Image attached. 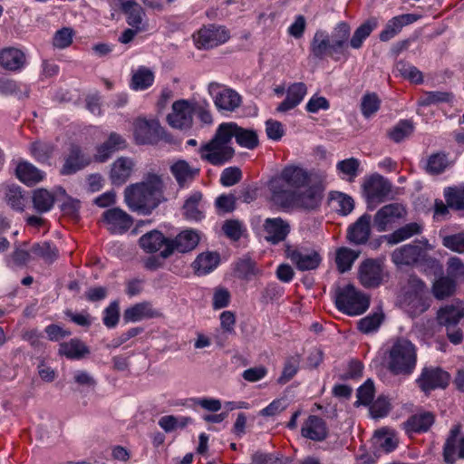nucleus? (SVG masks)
<instances>
[{"label":"nucleus","mask_w":464,"mask_h":464,"mask_svg":"<svg viewBox=\"0 0 464 464\" xmlns=\"http://www.w3.org/2000/svg\"><path fill=\"white\" fill-rule=\"evenodd\" d=\"M434 423V415L430 412H420L411 416L403 423L406 432H424Z\"/></svg>","instance_id":"obj_39"},{"label":"nucleus","mask_w":464,"mask_h":464,"mask_svg":"<svg viewBox=\"0 0 464 464\" xmlns=\"http://www.w3.org/2000/svg\"><path fill=\"white\" fill-rule=\"evenodd\" d=\"M454 94L450 92H425L420 98L418 103L420 106H430L440 103H452Z\"/></svg>","instance_id":"obj_48"},{"label":"nucleus","mask_w":464,"mask_h":464,"mask_svg":"<svg viewBox=\"0 0 464 464\" xmlns=\"http://www.w3.org/2000/svg\"><path fill=\"white\" fill-rule=\"evenodd\" d=\"M369 297L358 291L353 285L339 288L335 294V305L348 315H359L369 307Z\"/></svg>","instance_id":"obj_5"},{"label":"nucleus","mask_w":464,"mask_h":464,"mask_svg":"<svg viewBox=\"0 0 464 464\" xmlns=\"http://www.w3.org/2000/svg\"><path fill=\"white\" fill-rule=\"evenodd\" d=\"M407 211L403 205L392 203L381 208L373 218V223L379 232L392 227L395 223L406 218Z\"/></svg>","instance_id":"obj_12"},{"label":"nucleus","mask_w":464,"mask_h":464,"mask_svg":"<svg viewBox=\"0 0 464 464\" xmlns=\"http://www.w3.org/2000/svg\"><path fill=\"white\" fill-rule=\"evenodd\" d=\"M90 160L85 158L78 147H72L70 154L65 160V162L62 168L61 173L63 175H70L80 170L86 165Z\"/></svg>","instance_id":"obj_40"},{"label":"nucleus","mask_w":464,"mask_h":464,"mask_svg":"<svg viewBox=\"0 0 464 464\" xmlns=\"http://www.w3.org/2000/svg\"><path fill=\"white\" fill-rule=\"evenodd\" d=\"M126 145V140L122 136L116 132H111L108 140L97 148L95 159L100 162H103L115 151L124 149Z\"/></svg>","instance_id":"obj_31"},{"label":"nucleus","mask_w":464,"mask_h":464,"mask_svg":"<svg viewBox=\"0 0 464 464\" xmlns=\"http://www.w3.org/2000/svg\"><path fill=\"white\" fill-rule=\"evenodd\" d=\"M202 193L192 191L186 198L183 210L187 219L198 221L204 218V204Z\"/></svg>","instance_id":"obj_34"},{"label":"nucleus","mask_w":464,"mask_h":464,"mask_svg":"<svg viewBox=\"0 0 464 464\" xmlns=\"http://www.w3.org/2000/svg\"><path fill=\"white\" fill-rule=\"evenodd\" d=\"M413 131V124L410 121H401L390 132V138L400 142L406 137L410 136Z\"/></svg>","instance_id":"obj_63"},{"label":"nucleus","mask_w":464,"mask_h":464,"mask_svg":"<svg viewBox=\"0 0 464 464\" xmlns=\"http://www.w3.org/2000/svg\"><path fill=\"white\" fill-rule=\"evenodd\" d=\"M29 89L26 85L12 79H0V94L14 95L19 99L28 96Z\"/></svg>","instance_id":"obj_47"},{"label":"nucleus","mask_w":464,"mask_h":464,"mask_svg":"<svg viewBox=\"0 0 464 464\" xmlns=\"http://www.w3.org/2000/svg\"><path fill=\"white\" fill-rule=\"evenodd\" d=\"M236 270L239 277L246 280L261 273V270L257 267L256 262L250 258L241 259L237 264Z\"/></svg>","instance_id":"obj_60"},{"label":"nucleus","mask_w":464,"mask_h":464,"mask_svg":"<svg viewBox=\"0 0 464 464\" xmlns=\"http://www.w3.org/2000/svg\"><path fill=\"white\" fill-rule=\"evenodd\" d=\"M230 39V32L223 25L208 24L193 34L198 49H211L224 44Z\"/></svg>","instance_id":"obj_7"},{"label":"nucleus","mask_w":464,"mask_h":464,"mask_svg":"<svg viewBox=\"0 0 464 464\" xmlns=\"http://www.w3.org/2000/svg\"><path fill=\"white\" fill-rule=\"evenodd\" d=\"M447 204L456 209H464V185L444 190Z\"/></svg>","instance_id":"obj_56"},{"label":"nucleus","mask_w":464,"mask_h":464,"mask_svg":"<svg viewBox=\"0 0 464 464\" xmlns=\"http://www.w3.org/2000/svg\"><path fill=\"white\" fill-rule=\"evenodd\" d=\"M33 205L39 213H45L52 209L54 204V196L44 188H38L33 192Z\"/></svg>","instance_id":"obj_46"},{"label":"nucleus","mask_w":464,"mask_h":464,"mask_svg":"<svg viewBox=\"0 0 464 464\" xmlns=\"http://www.w3.org/2000/svg\"><path fill=\"white\" fill-rule=\"evenodd\" d=\"M154 72L145 66H140L132 72L130 87L135 91H143L152 85Z\"/></svg>","instance_id":"obj_43"},{"label":"nucleus","mask_w":464,"mask_h":464,"mask_svg":"<svg viewBox=\"0 0 464 464\" xmlns=\"http://www.w3.org/2000/svg\"><path fill=\"white\" fill-rule=\"evenodd\" d=\"M447 277L456 285L464 282V262L457 256H451L447 261Z\"/></svg>","instance_id":"obj_51"},{"label":"nucleus","mask_w":464,"mask_h":464,"mask_svg":"<svg viewBox=\"0 0 464 464\" xmlns=\"http://www.w3.org/2000/svg\"><path fill=\"white\" fill-rule=\"evenodd\" d=\"M236 130V122L230 121L221 123L218 125L213 139L223 145L232 146V139L235 138Z\"/></svg>","instance_id":"obj_54"},{"label":"nucleus","mask_w":464,"mask_h":464,"mask_svg":"<svg viewBox=\"0 0 464 464\" xmlns=\"http://www.w3.org/2000/svg\"><path fill=\"white\" fill-rule=\"evenodd\" d=\"M160 315V313L153 309L150 303H139L129 308L123 313V319L126 323L139 322L144 319L154 318Z\"/></svg>","instance_id":"obj_35"},{"label":"nucleus","mask_w":464,"mask_h":464,"mask_svg":"<svg viewBox=\"0 0 464 464\" xmlns=\"http://www.w3.org/2000/svg\"><path fill=\"white\" fill-rule=\"evenodd\" d=\"M450 374L439 367H427L421 372L417 382L420 388L428 392L435 389H444L450 382Z\"/></svg>","instance_id":"obj_17"},{"label":"nucleus","mask_w":464,"mask_h":464,"mask_svg":"<svg viewBox=\"0 0 464 464\" xmlns=\"http://www.w3.org/2000/svg\"><path fill=\"white\" fill-rule=\"evenodd\" d=\"M371 221L370 215L364 214L360 217L355 223L349 227L348 240L354 245L365 244L371 235Z\"/></svg>","instance_id":"obj_26"},{"label":"nucleus","mask_w":464,"mask_h":464,"mask_svg":"<svg viewBox=\"0 0 464 464\" xmlns=\"http://www.w3.org/2000/svg\"><path fill=\"white\" fill-rule=\"evenodd\" d=\"M235 139L237 143L244 148L252 150L258 145V137L256 132L251 129H244L237 124L235 130Z\"/></svg>","instance_id":"obj_50"},{"label":"nucleus","mask_w":464,"mask_h":464,"mask_svg":"<svg viewBox=\"0 0 464 464\" xmlns=\"http://www.w3.org/2000/svg\"><path fill=\"white\" fill-rule=\"evenodd\" d=\"M160 125L156 119L139 118L133 124V134L137 143H150L160 134Z\"/></svg>","instance_id":"obj_21"},{"label":"nucleus","mask_w":464,"mask_h":464,"mask_svg":"<svg viewBox=\"0 0 464 464\" xmlns=\"http://www.w3.org/2000/svg\"><path fill=\"white\" fill-rule=\"evenodd\" d=\"M445 247L459 254L464 253V233L445 236L442 239Z\"/></svg>","instance_id":"obj_64"},{"label":"nucleus","mask_w":464,"mask_h":464,"mask_svg":"<svg viewBox=\"0 0 464 464\" xmlns=\"http://www.w3.org/2000/svg\"><path fill=\"white\" fill-rule=\"evenodd\" d=\"M198 154L201 160L212 165L220 166L233 158L235 150L232 146L218 143V140L212 138L198 149Z\"/></svg>","instance_id":"obj_10"},{"label":"nucleus","mask_w":464,"mask_h":464,"mask_svg":"<svg viewBox=\"0 0 464 464\" xmlns=\"http://www.w3.org/2000/svg\"><path fill=\"white\" fill-rule=\"evenodd\" d=\"M134 163L132 160L126 157L117 159L111 165V179L112 183L123 184L131 175Z\"/></svg>","instance_id":"obj_36"},{"label":"nucleus","mask_w":464,"mask_h":464,"mask_svg":"<svg viewBox=\"0 0 464 464\" xmlns=\"http://www.w3.org/2000/svg\"><path fill=\"white\" fill-rule=\"evenodd\" d=\"M262 229L266 241L277 245L286 238L291 227L289 223L281 218H268L265 219Z\"/></svg>","instance_id":"obj_19"},{"label":"nucleus","mask_w":464,"mask_h":464,"mask_svg":"<svg viewBox=\"0 0 464 464\" xmlns=\"http://www.w3.org/2000/svg\"><path fill=\"white\" fill-rule=\"evenodd\" d=\"M102 221L107 229L113 234H122L132 226V218L119 208H110L103 212Z\"/></svg>","instance_id":"obj_20"},{"label":"nucleus","mask_w":464,"mask_h":464,"mask_svg":"<svg viewBox=\"0 0 464 464\" xmlns=\"http://www.w3.org/2000/svg\"><path fill=\"white\" fill-rule=\"evenodd\" d=\"M285 254L300 271L316 269L322 262L320 254L315 250L286 245Z\"/></svg>","instance_id":"obj_9"},{"label":"nucleus","mask_w":464,"mask_h":464,"mask_svg":"<svg viewBox=\"0 0 464 464\" xmlns=\"http://www.w3.org/2000/svg\"><path fill=\"white\" fill-rule=\"evenodd\" d=\"M33 258H42L46 263H53L58 257V250L47 242L34 245L31 248Z\"/></svg>","instance_id":"obj_52"},{"label":"nucleus","mask_w":464,"mask_h":464,"mask_svg":"<svg viewBox=\"0 0 464 464\" xmlns=\"http://www.w3.org/2000/svg\"><path fill=\"white\" fill-rule=\"evenodd\" d=\"M363 196L369 205H375L392 198V185L382 176L374 174L365 179L362 184Z\"/></svg>","instance_id":"obj_6"},{"label":"nucleus","mask_w":464,"mask_h":464,"mask_svg":"<svg viewBox=\"0 0 464 464\" xmlns=\"http://www.w3.org/2000/svg\"><path fill=\"white\" fill-rule=\"evenodd\" d=\"M433 246L427 239H421L413 244H407L393 250L392 260L397 266L434 267L437 260L429 255Z\"/></svg>","instance_id":"obj_4"},{"label":"nucleus","mask_w":464,"mask_h":464,"mask_svg":"<svg viewBox=\"0 0 464 464\" xmlns=\"http://www.w3.org/2000/svg\"><path fill=\"white\" fill-rule=\"evenodd\" d=\"M17 179L27 186H34L42 181L45 174L28 161H19L16 165Z\"/></svg>","instance_id":"obj_32"},{"label":"nucleus","mask_w":464,"mask_h":464,"mask_svg":"<svg viewBox=\"0 0 464 464\" xmlns=\"http://www.w3.org/2000/svg\"><path fill=\"white\" fill-rule=\"evenodd\" d=\"M323 195L319 188L310 187L302 193L295 192L280 205L285 208H299L314 210L320 206Z\"/></svg>","instance_id":"obj_14"},{"label":"nucleus","mask_w":464,"mask_h":464,"mask_svg":"<svg viewBox=\"0 0 464 464\" xmlns=\"http://www.w3.org/2000/svg\"><path fill=\"white\" fill-rule=\"evenodd\" d=\"M196 101L180 99L173 102L171 112L167 116L168 123L174 129L188 130L193 124Z\"/></svg>","instance_id":"obj_8"},{"label":"nucleus","mask_w":464,"mask_h":464,"mask_svg":"<svg viewBox=\"0 0 464 464\" xmlns=\"http://www.w3.org/2000/svg\"><path fill=\"white\" fill-rule=\"evenodd\" d=\"M427 293V287L425 283L415 276H410L407 284L406 295L408 299L413 296L416 300L420 303V312L422 313L428 309L429 304H426L422 297Z\"/></svg>","instance_id":"obj_42"},{"label":"nucleus","mask_w":464,"mask_h":464,"mask_svg":"<svg viewBox=\"0 0 464 464\" xmlns=\"http://www.w3.org/2000/svg\"><path fill=\"white\" fill-rule=\"evenodd\" d=\"M59 354L70 360H80L90 353L89 348L79 339H71L68 342L61 343Z\"/></svg>","instance_id":"obj_38"},{"label":"nucleus","mask_w":464,"mask_h":464,"mask_svg":"<svg viewBox=\"0 0 464 464\" xmlns=\"http://www.w3.org/2000/svg\"><path fill=\"white\" fill-rule=\"evenodd\" d=\"M309 176L305 169L299 166L288 165L280 174L272 178L268 182V188L273 200L281 204L297 189L306 185Z\"/></svg>","instance_id":"obj_2"},{"label":"nucleus","mask_w":464,"mask_h":464,"mask_svg":"<svg viewBox=\"0 0 464 464\" xmlns=\"http://www.w3.org/2000/svg\"><path fill=\"white\" fill-rule=\"evenodd\" d=\"M383 265L378 260L366 259L359 266L358 278L366 288L379 286L383 280Z\"/></svg>","instance_id":"obj_15"},{"label":"nucleus","mask_w":464,"mask_h":464,"mask_svg":"<svg viewBox=\"0 0 464 464\" xmlns=\"http://www.w3.org/2000/svg\"><path fill=\"white\" fill-rule=\"evenodd\" d=\"M53 146L49 142L35 141L30 146L32 156L38 161L47 160L53 152Z\"/></svg>","instance_id":"obj_61"},{"label":"nucleus","mask_w":464,"mask_h":464,"mask_svg":"<svg viewBox=\"0 0 464 464\" xmlns=\"http://www.w3.org/2000/svg\"><path fill=\"white\" fill-rule=\"evenodd\" d=\"M208 90L214 99L216 107L220 111H234L241 104V96L230 88L211 82L208 84Z\"/></svg>","instance_id":"obj_11"},{"label":"nucleus","mask_w":464,"mask_h":464,"mask_svg":"<svg viewBox=\"0 0 464 464\" xmlns=\"http://www.w3.org/2000/svg\"><path fill=\"white\" fill-rule=\"evenodd\" d=\"M200 239L198 231L193 229H185L179 233L173 239H169L166 248L161 251V257L167 258L173 252L187 253L193 250Z\"/></svg>","instance_id":"obj_13"},{"label":"nucleus","mask_w":464,"mask_h":464,"mask_svg":"<svg viewBox=\"0 0 464 464\" xmlns=\"http://www.w3.org/2000/svg\"><path fill=\"white\" fill-rule=\"evenodd\" d=\"M220 261L219 255L215 252H203L192 263V268L198 276H205L217 268Z\"/></svg>","instance_id":"obj_37"},{"label":"nucleus","mask_w":464,"mask_h":464,"mask_svg":"<svg viewBox=\"0 0 464 464\" xmlns=\"http://www.w3.org/2000/svg\"><path fill=\"white\" fill-rule=\"evenodd\" d=\"M307 93L306 85L304 82H295L286 90L285 99L277 106L278 112H286L302 102Z\"/></svg>","instance_id":"obj_28"},{"label":"nucleus","mask_w":464,"mask_h":464,"mask_svg":"<svg viewBox=\"0 0 464 464\" xmlns=\"http://www.w3.org/2000/svg\"><path fill=\"white\" fill-rule=\"evenodd\" d=\"M416 364V346L408 339H395L388 352V369L394 374L409 375L412 373Z\"/></svg>","instance_id":"obj_3"},{"label":"nucleus","mask_w":464,"mask_h":464,"mask_svg":"<svg viewBox=\"0 0 464 464\" xmlns=\"http://www.w3.org/2000/svg\"><path fill=\"white\" fill-rule=\"evenodd\" d=\"M374 439L376 444L386 452L393 450L398 444V439L394 432L388 430H377Z\"/></svg>","instance_id":"obj_55"},{"label":"nucleus","mask_w":464,"mask_h":464,"mask_svg":"<svg viewBox=\"0 0 464 464\" xmlns=\"http://www.w3.org/2000/svg\"><path fill=\"white\" fill-rule=\"evenodd\" d=\"M26 63V54L19 48L10 46L0 50V67L6 71L20 72Z\"/></svg>","instance_id":"obj_22"},{"label":"nucleus","mask_w":464,"mask_h":464,"mask_svg":"<svg viewBox=\"0 0 464 464\" xmlns=\"http://www.w3.org/2000/svg\"><path fill=\"white\" fill-rule=\"evenodd\" d=\"M383 320V314L382 312H376L364 318H362L358 322V328L363 334H370L376 331Z\"/></svg>","instance_id":"obj_58"},{"label":"nucleus","mask_w":464,"mask_h":464,"mask_svg":"<svg viewBox=\"0 0 464 464\" xmlns=\"http://www.w3.org/2000/svg\"><path fill=\"white\" fill-rule=\"evenodd\" d=\"M75 32L71 27L57 30L53 36V46L56 49H65L72 44Z\"/></svg>","instance_id":"obj_57"},{"label":"nucleus","mask_w":464,"mask_h":464,"mask_svg":"<svg viewBox=\"0 0 464 464\" xmlns=\"http://www.w3.org/2000/svg\"><path fill=\"white\" fill-rule=\"evenodd\" d=\"M122 9L127 14V22L129 25L137 28L138 31L146 29L143 23L144 11L137 3L128 0L122 3Z\"/></svg>","instance_id":"obj_41"},{"label":"nucleus","mask_w":464,"mask_h":464,"mask_svg":"<svg viewBox=\"0 0 464 464\" xmlns=\"http://www.w3.org/2000/svg\"><path fill=\"white\" fill-rule=\"evenodd\" d=\"M381 101L375 93H366L361 102V111L365 118H370L380 109Z\"/></svg>","instance_id":"obj_59"},{"label":"nucleus","mask_w":464,"mask_h":464,"mask_svg":"<svg viewBox=\"0 0 464 464\" xmlns=\"http://www.w3.org/2000/svg\"><path fill=\"white\" fill-rule=\"evenodd\" d=\"M463 317L464 303L460 301H454L450 304H446L437 313L438 324L447 327L448 329L458 324Z\"/></svg>","instance_id":"obj_23"},{"label":"nucleus","mask_w":464,"mask_h":464,"mask_svg":"<svg viewBox=\"0 0 464 464\" xmlns=\"http://www.w3.org/2000/svg\"><path fill=\"white\" fill-rule=\"evenodd\" d=\"M350 34L351 27L345 22L338 23L330 34L331 43L333 44L332 47L336 49L341 58H347L348 56L347 46Z\"/></svg>","instance_id":"obj_30"},{"label":"nucleus","mask_w":464,"mask_h":464,"mask_svg":"<svg viewBox=\"0 0 464 464\" xmlns=\"http://www.w3.org/2000/svg\"><path fill=\"white\" fill-rule=\"evenodd\" d=\"M170 172L180 188L188 187L200 172L199 168L191 166L185 160H178L170 166Z\"/></svg>","instance_id":"obj_24"},{"label":"nucleus","mask_w":464,"mask_h":464,"mask_svg":"<svg viewBox=\"0 0 464 464\" xmlns=\"http://www.w3.org/2000/svg\"><path fill=\"white\" fill-rule=\"evenodd\" d=\"M378 26V20L375 17L370 18L362 23L353 33L350 45L353 49H360L362 46L364 40L372 34V32Z\"/></svg>","instance_id":"obj_44"},{"label":"nucleus","mask_w":464,"mask_h":464,"mask_svg":"<svg viewBox=\"0 0 464 464\" xmlns=\"http://www.w3.org/2000/svg\"><path fill=\"white\" fill-rule=\"evenodd\" d=\"M396 69L402 77L413 83H420L423 81L421 72L411 64L399 62L396 65Z\"/></svg>","instance_id":"obj_62"},{"label":"nucleus","mask_w":464,"mask_h":464,"mask_svg":"<svg viewBox=\"0 0 464 464\" xmlns=\"http://www.w3.org/2000/svg\"><path fill=\"white\" fill-rule=\"evenodd\" d=\"M418 20V16L413 14H405L390 19L384 29L380 33L379 38L382 42H387L397 35L401 29Z\"/></svg>","instance_id":"obj_27"},{"label":"nucleus","mask_w":464,"mask_h":464,"mask_svg":"<svg viewBox=\"0 0 464 464\" xmlns=\"http://www.w3.org/2000/svg\"><path fill=\"white\" fill-rule=\"evenodd\" d=\"M330 34L327 31L318 29L315 31L311 43H310V53L311 55L318 60H323L326 56H330L334 60L338 61L341 59L338 52L334 47H332Z\"/></svg>","instance_id":"obj_16"},{"label":"nucleus","mask_w":464,"mask_h":464,"mask_svg":"<svg viewBox=\"0 0 464 464\" xmlns=\"http://www.w3.org/2000/svg\"><path fill=\"white\" fill-rule=\"evenodd\" d=\"M456 285H457L447 276H442L434 282L432 293L437 299H444L455 292Z\"/></svg>","instance_id":"obj_53"},{"label":"nucleus","mask_w":464,"mask_h":464,"mask_svg":"<svg viewBox=\"0 0 464 464\" xmlns=\"http://www.w3.org/2000/svg\"><path fill=\"white\" fill-rule=\"evenodd\" d=\"M163 199V182L155 174L128 186L124 190V201L128 208L141 215L151 214Z\"/></svg>","instance_id":"obj_1"},{"label":"nucleus","mask_w":464,"mask_h":464,"mask_svg":"<svg viewBox=\"0 0 464 464\" xmlns=\"http://www.w3.org/2000/svg\"><path fill=\"white\" fill-rule=\"evenodd\" d=\"M301 434L304 438L314 441H322L328 435V429L325 421L315 416H309L302 425Z\"/></svg>","instance_id":"obj_25"},{"label":"nucleus","mask_w":464,"mask_h":464,"mask_svg":"<svg viewBox=\"0 0 464 464\" xmlns=\"http://www.w3.org/2000/svg\"><path fill=\"white\" fill-rule=\"evenodd\" d=\"M359 256V252L349 247H339L335 253V264L340 273L343 274L351 270L353 263Z\"/></svg>","instance_id":"obj_45"},{"label":"nucleus","mask_w":464,"mask_h":464,"mask_svg":"<svg viewBox=\"0 0 464 464\" xmlns=\"http://www.w3.org/2000/svg\"><path fill=\"white\" fill-rule=\"evenodd\" d=\"M423 230L422 224L419 222L408 223L392 233L384 236L385 242L390 245H397L402 241L408 240L414 236L420 235Z\"/></svg>","instance_id":"obj_33"},{"label":"nucleus","mask_w":464,"mask_h":464,"mask_svg":"<svg viewBox=\"0 0 464 464\" xmlns=\"http://www.w3.org/2000/svg\"><path fill=\"white\" fill-rule=\"evenodd\" d=\"M443 457L450 464H453L458 459H464V435L459 424L451 428L443 446Z\"/></svg>","instance_id":"obj_18"},{"label":"nucleus","mask_w":464,"mask_h":464,"mask_svg":"<svg viewBox=\"0 0 464 464\" xmlns=\"http://www.w3.org/2000/svg\"><path fill=\"white\" fill-rule=\"evenodd\" d=\"M139 244L146 253L160 252L161 256V251L169 244V238L159 230H151L140 237Z\"/></svg>","instance_id":"obj_29"},{"label":"nucleus","mask_w":464,"mask_h":464,"mask_svg":"<svg viewBox=\"0 0 464 464\" xmlns=\"http://www.w3.org/2000/svg\"><path fill=\"white\" fill-rule=\"evenodd\" d=\"M360 161L355 158H349L336 164L338 175L345 180L353 181L358 175Z\"/></svg>","instance_id":"obj_49"}]
</instances>
